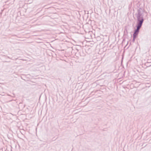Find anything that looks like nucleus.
Here are the masks:
<instances>
[{
  "mask_svg": "<svg viewBox=\"0 0 151 151\" xmlns=\"http://www.w3.org/2000/svg\"><path fill=\"white\" fill-rule=\"evenodd\" d=\"M136 37L137 36H136L135 35H133V39L132 40L133 42L135 40V39L136 38Z\"/></svg>",
  "mask_w": 151,
  "mask_h": 151,
  "instance_id": "4",
  "label": "nucleus"
},
{
  "mask_svg": "<svg viewBox=\"0 0 151 151\" xmlns=\"http://www.w3.org/2000/svg\"><path fill=\"white\" fill-rule=\"evenodd\" d=\"M137 17H143L142 14L143 11L142 9L139 8L137 10Z\"/></svg>",
  "mask_w": 151,
  "mask_h": 151,
  "instance_id": "2",
  "label": "nucleus"
},
{
  "mask_svg": "<svg viewBox=\"0 0 151 151\" xmlns=\"http://www.w3.org/2000/svg\"><path fill=\"white\" fill-rule=\"evenodd\" d=\"M140 29V28L137 27V29L135 30L133 35L137 36L139 33Z\"/></svg>",
  "mask_w": 151,
  "mask_h": 151,
  "instance_id": "3",
  "label": "nucleus"
},
{
  "mask_svg": "<svg viewBox=\"0 0 151 151\" xmlns=\"http://www.w3.org/2000/svg\"><path fill=\"white\" fill-rule=\"evenodd\" d=\"M137 17V27L141 28L144 22V19L143 17Z\"/></svg>",
  "mask_w": 151,
  "mask_h": 151,
  "instance_id": "1",
  "label": "nucleus"
}]
</instances>
